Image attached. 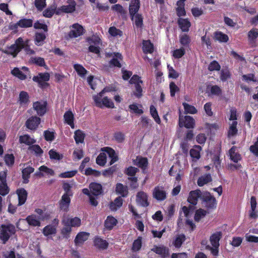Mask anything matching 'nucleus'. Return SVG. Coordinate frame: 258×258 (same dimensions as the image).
<instances>
[{
  "label": "nucleus",
  "mask_w": 258,
  "mask_h": 258,
  "mask_svg": "<svg viewBox=\"0 0 258 258\" xmlns=\"http://www.w3.org/2000/svg\"><path fill=\"white\" fill-rule=\"evenodd\" d=\"M102 152L98 155L96 159V163L101 166H103L106 162V158L108 156L110 159V164H113L117 160V156L114 151L109 147H105L102 149Z\"/></svg>",
  "instance_id": "obj_1"
},
{
  "label": "nucleus",
  "mask_w": 258,
  "mask_h": 258,
  "mask_svg": "<svg viewBox=\"0 0 258 258\" xmlns=\"http://www.w3.org/2000/svg\"><path fill=\"white\" fill-rule=\"evenodd\" d=\"M93 99L95 105L98 107H104L108 108H114V104L112 100L107 96H103V95L96 94L93 96Z\"/></svg>",
  "instance_id": "obj_2"
},
{
  "label": "nucleus",
  "mask_w": 258,
  "mask_h": 258,
  "mask_svg": "<svg viewBox=\"0 0 258 258\" xmlns=\"http://www.w3.org/2000/svg\"><path fill=\"white\" fill-rule=\"evenodd\" d=\"M24 39L22 37H19L16 40L15 44L12 45L6 50H3V51L15 57L22 49V47L24 46Z\"/></svg>",
  "instance_id": "obj_3"
},
{
  "label": "nucleus",
  "mask_w": 258,
  "mask_h": 258,
  "mask_svg": "<svg viewBox=\"0 0 258 258\" xmlns=\"http://www.w3.org/2000/svg\"><path fill=\"white\" fill-rule=\"evenodd\" d=\"M15 227L12 225H3L0 230V239L5 243L10 236L15 232Z\"/></svg>",
  "instance_id": "obj_4"
},
{
  "label": "nucleus",
  "mask_w": 258,
  "mask_h": 258,
  "mask_svg": "<svg viewBox=\"0 0 258 258\" xmlns=\"http://www.w3.org/2000/svg\"><path fill=\"white\" fill-rule=\"evenodd\" d=\"M87 41L90 45L89 50L90 52L99 54L100 52V45L101 40L98 36L93 35L87 38Z\"/></svg>",
  "instance_id": "obj_5"
},
{
  "label": "nucleus",
  "mask_w": 258,
  "mask_h": 258,
  "mask_svg": "<svg viewBox=\"0 0 258 258\" xmlns=\"http://www.w3.org/2000/svg\"><path fill=\"white\" fill-rule=\"evenodd\" d=\"M3 169V165L0 163V195L5 196L8 194L9 189L6 180V171Z\"/></svg>",
  "instance_id": "obj_6"
},
{
  "label": "nucleus",
  "mask_w": 258,
  "mask_h": 258,
  "mask_svg": "<svg viewBox=\"0 0 258 258\" xmlns=\"http://www.w3.org/2000/svg\"><path fill=\"white\" fill-rule=\"evenodd\" d=\"M194 119L189 116H185L183 117L179 110V126L180 127L185 126L187 128H193L195 126Z\"/></svg>",
  "instance_id": "obj_7"
},
{
  "label": "nucleus",
  "mask_w": 258,
  "mask_h": 258,
  "mask_svg": "<svg viewBox=\"0 0 258 258\" xmlns=\"http://www.w3.org/2000/svg\"><path fill=\"white\" fill-rule=\"evenodd\" d=\"M70 31L69 33L70 38H77L82 35L85 32L83 26L78 23H76L70 26Z\"/></svg>",
  "instance_id": "obj_8"
},
{
  "label": "nucleus",
  "mask_w": 258,
  "mask_h": 258,
  "mask_svg": "<svg viewBox=\"0 0 258 258\" xmlns=\"http://www.w3.org/2000/svg\"><path fill=\"white\" fill-rule=\"evenodd\" d=\"M76 2L74 0H68L67 4L58 8L56 11V14H60L62 12L72 13L75 10Z\"/></svg>",
  "instance_id": "obj_9"
},
{
  "label": "nucleus",
  "mask_w": 258,
  "mask_h": 258,
  "mask_svg": "<svg viewBox=\"0 0 258 258\" xmlns=\"http://www.w3.org/2000/svg\"><path fill=\"white\" fill-rule=\"evenodd\" d=\"M62 222L64 226L70 227H78L81 225V220L78 217L69 218L67 216H64Z\"/></svg>",
  "instance_id": "obj_10"
},
{
  "label": "nucleus",
  "mask_w": 258,
  "mask_h": 258,
  "mask_svg": "<svg viewBox=\"0 0 258 258\" xmlns=\"http://www.w3.org/2000/svg\"><path fill=\"white\" fill-rule=\"evenodd\" d=\"M33 108L38 115L42 116L46 112V102L42 100L34 102Z\"/></svg>",
  "instance_id": "obj_11"
},
{
  "label": "nucleus",
  "mask_w": 258,
  "mask_h": 258,
  "mask_svg": "<svg viewBox=\"0 0 258 258\" xmlns=\"http://www.w3.org/2000/svg\"><path fill=\"white\" fill-rule=\"evenodd\" d=\"M202 199L204 205L208 208H213L216 207L217 204L216 199L209 192L205 193L202 196Z\"/></svg>",
  "instance_id": "obj_12"
},
{
  "label": "nucleus",
  "mask_w": 258,
  "mask_h": 258,
  "mask_svg": "<svg viewBox=\"0 0 258 258\" xmlns=\"http://www.w3.org/2000/svg\"><path fill=\"white\" fill-rule=\"evenodd\" d=\"M11 73L13 75L21 80H25L29 74L28 69L25 67L21 69L15 68L12 71Z\"/></svg>",
  "instance_id": "obj_13"
},
{
  "label": "nucleus",
  "mask_w": 258,
  "mask_h": 258,
  "mask_svg": "<svg viewBox=\"0 0 258 258\" xmlns=\"http://www.w3.org/2000/svg\"><path fill=\"white\" fill-rule=\"evenodd\" d=\"M153 196L158 201H163L166 198V193L163 187L158 186L154 188Z\"/></svg>",
  "instance_id": "obj_14"
},
{
  "label": "nucleus",
  "mask_w": 258,
  "mask_h": 258,
  "mask_svg": "<svg viewBox=\"0 0 258 258\" xmlns=\"http://www.w3.org/2000/svg\"><path fill=\"white\" fill-rule=\"evenodd\" d=\"M40 122V118L37 116L30 117L26 122V125L30 130L36 129Z\"/></svg>",
  "instance_id": "obj_15"
},
{
  "label": "nucleus",
  "mask_w": 258,
  "mask_h": 258,
  "mask_svg": "<svg viewBox=\"0 0 258 258\" xmlns=\"http://www.w3.org/2000/svg\"><path fill=\"white\" fill-rule=\"evenodd\" d=\"M136 201L138 204L143 207H147L149 205L147 195L143 191H140L138 193Z\"/></svg>",
  "instance_id": "obj_16"
},
{
  "label": "nucleus",
  "mask_w": 258,
  "mask_h": 258,
  "mask_svg": "<svg viewBox=\"0 0 258 258\" xmlns=\"http://www.w3.org/2000/svg\"><path fill=\"white\" fill-rule=\"evenodd\" d=\"M151 250L162 257H165L169 254L168 249L163 245H155Z\"/></svg>",
  "instance_id": "obj_17"
},
{
  "label": "nucleus",
  "mask_w": 258,
  "mask_h": 258,
  "mask_svg": "<svg viewBox=\"0 0 258 258\" xmlns=\"http://www.w3.org/2000/svg\"><path fill=\"white\" fill-rule=\"evenodd\" d=\"M71 202L70 196L68 194H64L59 202L60 208L64 211H68Z\"/></svg>",
  "instance_id": "obj_18"
},
{
  "label": "nucleus",
  "mask_w": 258,
  "mask_h": 258,
  "mask_svg": "<svg viewBox=\"0 0 258 258\" xmlns=\"http://www.w3.org/2000/svg\"><path fill=\"white\" fill-rule=\"evenodd\" d=\"M138 170H139L138 168L132 166L128 167L126 170V174L128 175L131 176L130 178H129V179L133 182L132 186L134 188L137 187V184H136L137 179L136 177H134V175L138 171Z\"/></svg>",
  "instance_id": "obj_19"
},
{
  "label": "nucleus",
  "mask_w": 258,
  "mask_h": 258,
  "mask_svg": "<svg viewBox=\"0 0 258 258\" xmlns=\"http://www.w3.org/2000/svg\"><path fill=\"white\" fill-rule=\"evenodd\" d=\"M201 196L200 190L197 189L191 191L189 192L187 201L192 205H196L199 198Z\"/></svg>",
  "instance_id": "obj_20"
},
{
  "label": "nucleus",
  "mask_w": 258,
  "mask_h": 258,
  "mask_svg": "<svg viewBox=\"0 0 258 258\" xmlns=\"http://www.w3.org/2000/svg\"><path fill=\"white\" fill-rule=\"evenodd\" d=\"M90 235V233L86 232H79L76 236L75 239V243L76 245H79L82 244L85 241H86Z\"/></svg>",
  "instance_id": "obj_21"
},
{
  "label": "nucleus",
  "mask_w": 258,
  "mask_h": 258,
  "mask_svg": "<svg viewBox=\"0 0 258 258\" xmlns=\"http://www.w3.org/2000/svg\"><path fill=\"white\" fill-rule=\"evenodd\" d=\"M49 75L48 73H45L40 74L36 77H34L33 80L37 82L41 86H44L46 84V82L49 79Z\"/></svg>",
  "instance_id": "obj_22"
},
{
  "label": "nucleus",
  "mask_w": 258,
  "mask_h": 258,
  "mask_svg": "<svg viewBox=\"0 0 258 258\" xmlns=\"http://www.w3.org/2000/svg\"><path fill=\"white\" fill-rule=\"evenodd\" d=\"M242 80L250 85L258 84V79L252 74L242 75Z\"/></svg>",
  "instance_id": "obj_23"
},
{
  "label": "nucleus",
  "mask_w": 258,
  "mask_h": 258,
  "mask_svg": "<svg viewBox=\"0 0 258 258\" xmlns=\"http://www.w3.org/2000/svg\"><path fill=\"white\" fill-rule=\"evenodd\" d=\"M222 233L220 231H217L213 233L210 238V241L213 247L219 246V240L222 237Z\"/></svg>",
  "instance_id": "obj_24"
},
{
  "label": "nucleus",
  "mask_w": 258,
  "mask_h": 258,
  "mask_svg": "<svg viewBox=\"0 0 258 258\" xmlns=\"http://www.w3.org/2000/svg\"><path fill=\"white\" fill-rule=\"evenodd\" d=\"M39 171L36 172L35 174L38 176H43L44 175L52 176L54 175V171L52 169L48 168L45 166H41L39 168Z\"/></svg>",
  "instance_id": "obj_25"
},
{
  "label": "nucleus",
  "mask_w": 258,
  "mask_h": 258,
  "mask_svg": "<svg viewBox=\"0 0 258 258\" xmlns=\"http://www.w3.org/2000/svg\"><path fill=\"white\" fill-rule=\"evenodd\" d=\"M112 57V59L110 61V64L119 68L121 67L120 62L122 60V55L120 53L116 52L113 53L110 55Z\"/></svg>",
  "instance_id": "obj_26"
},
{
  "label": "nucleus",
  "mask_w": 258,
  "mask_h": 258,
  "mask_svg": "<svg viewBox=\"0 0 258 258\" xmlns=\"http://www.w3.org/2000/svg\"><path fill=\"white\" fill-rule=\"evenodd\" d=\"M17 194L19 200L18 205L21 206L26 202L27 197V192L24 188H20L17 190Z\"/></svg>",
  "instance_id": "obj_27"
},
{
  "label": "nucleus",
  "mask_w": 258,
  "mask_h": 258,
  "mask_svg": "<svg viewBox=\"0 0 258 258\" xmlns=\"http://www.w3.org/2000/svg\"><path fill=\"white\" fill-rule=\"evenodd\" d=\"M34 169L29 166L27 165L22 170V177L23 179V182L27 183L29 181V178L31 173L33 172Z\"/></svg>",
  "instance_id": "obj_28"
},
{
  "label": "nucleus",
  "mask_w": 258,
  "mask_h": 258,
  "mask_svg": "<svg viewBox=\"0 0 258 258\" xmlns=\"http://www.w3.org/2000/svg\"><path fill=\"white\" fill-rule=\"evenodd\" d=\"M26 220L29 225L33 226H39L40 225L41 220L35 215L28 216Z\"/></svg>",
  "instance_id": "obj_29"
},
{
  "label": "nucleus",
  "mask_w": 258,
  "mask_h": 258,
  "mask_svg": "<svg viewBox=\"0 0 258 258\" xmlns=\"http://www.w3.org/2000/svg\"><path fill=\"white\" fill-rule=\"evenodd\" d=\"M63 118L65 122L70 125L72 128H74L75 125L74 123V115L73 112L71 111H67L63 115Z\"/></svg>",
  "instance_id": "obj_30"
},
{
  "label": "nucleus",
  "mask_w": 258,
  "mask_h": 258,
  "mask_svg": "<svg viewBox=\"0 0 258 258\" xmlns=\"http://www.w3.org/2000/svg\"><path fill=\"white\" fill-rule=\"evenodd\" d=\"M229 156L232 161L234 162H237L241 159V156L237 151L235 147H233L230 149L229 152Z\"/></svg>",
  "instance_id": "obj_31"
},
{
  "label": "nucleus",
  "mask_w": 258,
  "mask_h": 258,
  "mask_svg": "<svg viewBox=\"0 0 258 258\" xmlns=\"http://www.w3.org/2000/svg\"><path fill=\"white\" fill-rule=\"evenodd\" d=\"M18 102L21 106H26L29 102V95L25 91L20 93Z\"/></svg>",
  "instance_id": "obj_32"
},
{
  "label": "nucleus",
  "mask_w": 258,
  "mask_h": 258,
  "mask_svg": "<svg viewBox=\"0 0 258 258\" xmlns=\"http://www.w3.org/2000/svg\"><path fill=\"white\" fill-rule=\"evenodd\" d=\"M33 25L32 20L31 19H23L19 21L15 25V28H17L18 27L21 28H27L31 27Z\"/></svg>",
  "instance_id": "obj_33"
},
{
  "label": "nucleus",
  "mask_w": 258,
  "mask_h": 258,
  "mask_svg": "<svg viewBox=\"0 0 258 258\" xmlns=\"http://www.w3.org/2000/svg\"><path fill=\"white\" fill-rule=\"evenodd\" d=\"M179 26L183 31L187 32L191 24L187 19L180 18L178 21Z\"/></svg>",
  "instance_id": "obj_34"
},
{
  "label": "nucleus",
  "mask_w": 258,
  "mask_h": 258,
  "mask_svg": "<svg viewBox=\"0 0 258 258\" xmlns=\"http://www.w3.org/2000/svg\"><path fill=\"white\" fill-rule=\"evenodd\" d=\"M90 190L92 195L98 196L101 194L102 186L100 184L92 183L90 185Z\"/></svg>",
  "instance_id": "obj_35"
},
{
  "label": "nucleus",
  "mask_w": 258,
  "mask_h": 258,
  "mask_svg": "<svg viewBox=\"0 0 258 258\" xmlns=\"http://www.w3.org/2000/svg\"><path fill=\"white\" fill-rule=\"evenodd\" d=\"M222 91L219 87L217 85H209L208 87V94L209 96H219L221 94Z\"/></svg>",
  "instance_id": "obj_36"
},
{
  "label": "nucleus",
  "mask_w": 258,
  "mask_h": 258,
  "mask_svg": "<svg viewBox=\"0 0 258 258\" xmlns=\"http://www.w3.org/2000/svg\"><path fill=\"white\" fill-rule=\"evenodd\" d=\"M140 8V2L139 0H134L132 1L130 6V14L131 15H134L137 14Z\"/></svg>",
  "instance_id": "obj_37"
},
{
  "label": "nucleus",
  "mask_w": 258,
  "mask_h": 258,
  "mask_svg": "<svg viewBox=\"0 0 258 258\" xmlns=\"http://www.w3.org/2000/svg\"><path fill=\"white\" fill-rule=\"evenodd\" d=\"M214 39L221 43L227 42L229 40L228 36L220 31L216 32L214 34Z\"/></svg>",
  "instance_id": "obj_38"
},
{
  "label": "nucleus",
  "mask_w": 258,
  "mask_h": 258,
  "mask_svg": "<svg viewBox=\"0 0 258 258\" xmlns=\"http://www.w3.org/2000/svg\"><path fill=\"white\" fill-rule=\"evenodd\" d=\"M94 242L95 246L101 249H106L108 245L106 240L98 237L95 238Z\"/></svg>",
  "instance_id": "obj_39"
},
{
  "label": "nucleus",
  "mask_w": 258,
  "mask_h": 258,
  "mask_svg": "<svg viewBox=\"0 0 258 258\" xmlns=\"http://www.w3.org/2000/svg\"><path fill=\"white\" fill-rule=\"evenodd\" d=\"M143 50L145 53H152L154 51L153 44L149 40L143 41Z\"/></svg>",
  "instance_id": "obj_40"
},
{
  "label": "nucleus",
  "mask_w": 258,
  "mask_h": 258,
  "mask_svg": "<svg viewBox=\"0 0 258 258\" xmlns=\"http://www.w3.org/2000/svg\"><path fill=\"white\" fill-rule=\"evenodd\" d=\"M202 148L200 146H195L190 151V155L191 157L192 158L195 159L196 160H198L201 157L200 152Z\"/></svg>",
  "instance_id": "obj_41"
},
{
  "label": "nucleus",
  "mask_w": 258,
  "mask_h": 258,
  "mask_svg": "<svg viewBox=\"0 0 258 258\" xmlns=\"http://www.w3.org/2000/svg\"><path fill=\"white\" fill-rule=\"evenodd\" d=\"M19 142L20 143H23L28 146H31V145L34 144L36 141L34 139L31 138L29 136L25 135L20 137Z\"/></svg>",
  "instance_id": "obj_42"
},
{
  "label": "nucleus",
  "mask_w": 258,
  "mask_h": 258,
  "mask_svg": "<svg viewBox=\"0 0 258 258\" xmlns=\"http://www.w3.org/2000/svg\"><path fill=\"white\" fill-rule=\"evenodd\" d=\"M117 220L112 216H108L105 221V227L106 229L110 230L117 223Z\"/></svg>",
  "instance_id": "obj_43"
},
{
  "label": "nucleus",
  "mask_w": 258,
  "mask_h": 258,
  "mask_svg": "<svg viewBox=\"0 0 258 258\" xmlns=\"http://www.w3.org/2000/svg\"><path fill=\"white\" fill-rule=\"evenodd\" d=\"M133 163L135 165L144 168L147 165V160L145 158L142 157H137L136 159H133Z\"/></svg>",
  "instance_id": "obj_44"
},
{
  "label": "nucleus",
  "mask_w": 258,
  "mask_h": 258,
  "mask_svg": "<svg viewBox=\"0 0 258 258\" xmlns=\"http://www.w3.org/2000/svg\"><path fill=\"white\" fill-rule=\"evenodd\" d=\"M134 24L137 28H141L143 25V18L140 14L131 15Z\"/></svg>",
  "instance_id": "obj_45"
},
{
  "label": "nucleus",
  "mask_w": 258,
  "mask_h": 258,
  "mask_svg": "<svg viewBox=\"0 0 258 258\" xmlns=\"http://www.w3.org/2000/svg\"><path fill=\"white\" fill-rule=\"evenodd\" d=\"M122 205V199L121 197L116 198L114 202L110 204V209L112 211H116L121 207Z\"/></svg>",
  "instance_id": "obj_46"
},
{
  "label": "nucleus",
  "mask_w": 258,
  "mask_h": 258,
  "mask_svg": "<svg viewBox=\"0 0 258 258\" xmlns=\"http://www.w3.org/2000/svg\"><path fill=\"white\" fill-rule=\"evenodd\" d=\"M74 69L77 72L78 75L82 78H84L87 73V71L81 64H74Z\"/></svg>",
  "instance_id": "obj_47"
},
{
  "label": "nucleus",
  "mask_w": 258,
  "mask_h": 258,
  "mask_svg": "<svg viewBox=\"0 0 258 258\" xmlns=\"http://www.w3.org/2000/svg\"><path fill=\"white\" fill-rule=\"evenodd\" d=\"M237 124V121H232V123H229V130L228 131V136L229 138L235 136L237 133V129L236 126Z\"/></svg>",
  "instance_id": "obj_48"
},
{
  "label": "nucleus",
  "mask_w": 258,
  "mask_h": 258,
  "mask_svg": "<svg viewBox=\"0 0 258 258\" xmlns=\"http://www.w3.org/2000/svg\"><path fill=\"white\" fill-rule=\"evenodd\" d=\"M116 192L122 197H125L128 193L127 187L121 183H118L116 186Z\"/></svg>",
  "instance_id": "obj_49"
},
{
  "label": "nucleus",
  "mask_w": 258,
  "mask_h": 258,
  "mask_svg": "<svg viewBox=\"0 0 258 258\" xmlns=\"http://www.w3.org/2000/svg\"><path fill=\"white\" fill-rule=\"evenodd\" d=\"M212 180L210 174H206L200 177L198 180V184L200 186H202L205 184L210 182Z\"/></svg>",
  "instance_id": "obj_50"
},
{
  "label": "nucleus",
  "mask_w": 258,
  "mask_h": 258,
  "mask_svg": "<svg viewBox=\"0 0 258 258\" xmlns=\"http://www.w3.org/2000/svg\"><path fill=\"white\" fill-rule=\"evenodd\" d=\"M85 138V134L80 130L75 132L74 139L77 144L83 143Z\"/></svg>",
  "instance_id": "obj_51"
},
{
  "label": "nucleus",
  "mask_w": 258,
  "mask_h": 258,
  "mask_svg": "<svg viewBox=\"0 0 258 258\" xmlns=\"http://www.w3.org/2000/svg\"><path fill=\"white\" fill-rule=\"evenodd\" d=\"M176 12L178 16H184L185 14V11L184 8V3L183 1H177Z\"/></svg>",
  "instance_id": "obj_52"
},
{
  "label": "nucleus",
  "mask_w": 258,
  "mask_h": 258,
  "mask_svg": "<svg viewBox=\"0 0 258 258\" xmlns=\"http://www.w3.org/2000/svg\"><path fill=\"white\" fill-rule=\"evenodd\" d=\"M142 245V238L139 237L137 239L135 240L133 243L132 250L134 251H139Z\"/></svg>",
  "instance_id": "obj_53"
},
{
  "label": "nucleus",
  "mask_w": 258,
  "mask_h": 258,
  "mask_svg": "<svg viewBox=\"0 0 258 258\" xmlns=\"http://www.w3.org/2000/svg\"><path fill=\"white\" fill-rule=\"evenodd\" d=\"M179 42L182 46H187L190 43V37L186 34H182L179 36Z\"/></svg>",
  "instance_id": "obj_54"
},
{
  "label": "nucleus",
  "mask_w": 258,
  "mask_h": 258,
  "mask_svg": "<svg viewBox=\"0 0 258 258\" xmlns=\"http://www.w3.org/2000/svg\"><path fill=\"white\" fill-rule=\"evenodd\" d=\"M182 105L183 106L184 112L186 114H195L197 112V110L192 105H189L185 102H183Z\"/></svg>",
  "instance_id": "obj_55"
},
{
  "label": "nucleus",
  "mask_w": 258,
  "mask_h": 258,
  "mask_svg": "<svg viewBox=\"0 0 258 258\" xmlns=\"http://www.w3.org/2000/svg\"><path fill=\"white\" fill-rule=\"evenodd\" d=\"M56 11L57 9L55 6H51L43 12V15L45 17L50 18L54 13H56Z\"/></svg>",
  "instance_id": "obj_56"
},
{
  "label": "nucleus",
  "mask_w": 258,
  "mask_h": 258,
  "mask_svg": "<svg viewBox=\"0 0 258 258\" xmlns=\"http://www.w3.org/2000/svg\"><path fill=\"white\" fill-rule=\"evenodd\" d=\"M185 53V49L183 47H180L173 51L172 56L174 58L178 59L183 56Z\"/></svg>",
  "instance_id": "obj_57"
},
{
  "label": "nucleus",
  "mask_w": 258,
  "mask_h": 258,
  "mask_svg": "<svg viewBox=\"0 0 258 258\" xmlns=\"http://www.w3.org/2000/svg\"><path fill=\"white\" fill-rule=\"evenodd\" d=\"M150 113L152 117L154 118V120L158 124H160L161 123L160 118L158 115L157 111L156 108L153 106L151 105L150 108Z\"/></svg>",
  "instance_id": "obj_58"
},
{
  "label": "nucleus",
  "mask_w": 258,
  "mask_h": 258,
  "mask_svg": "<svg viewBox=\"0 0 258 258\" xmlns=\"http://www.w3.org/2000/svg\"><path fill=\"white\" fill-rule=\"evenodd\" d=\"M49 157L51 160H59L62 158L63 155L59 154L54 149H51L48 152Z\"/></svg>",
  "instance_id": "obj_59"
},
{
  "label": "nucleus",
  "mask_w": 258,
  "mask_h": 258,
  "mask_svg": "<svg viewBox=\"0 0 258 258\" xmlns=\"http://www.w3.org/2000/svg\"><path fill=\"white\" fill-rule=\"evenodd\" d=\"M109 34L114 37H120L122 35V32L120 30L115 27H111L108 30Z\"/></svg>",
  "instance_id": "obj_60"
},
{
  "label": "nucleus",
  "mask_w": 258,
  "mask_h": 258,
  "mask_svg": "<svg viewBox=\"0 0 258 258\" xmlns=\"http://www.w3.org/2000/svg\"><path fill=\"white\" fill-rule=\"evenodd\" d=\"M258 37V30L256 29H252L248 33V40L251 42H254L255 40Z\"/></svg>",
  "instance_id": "obj_61"
},
{
  "label": "nucleus",
  "mask_w": 258,
  "mask_h": 258,
  "mask_svg": "<svg viewBox=\"0 0 258 258\" xmlns=\"http://www.w3.org/2000/svg\"><path fill=\"white\" fill-rule=\"evenodd\" d=\"M185 240V236L183 234L178 235L175 240H174L173 244L176 247H179L181 246L182 243Z\"/></svg>",
  "instance_id": "obj_62"
},
{
  "label": "nucleus",
  "mask_w": 258,
  "mask_h": 258,
  "mask_svg": "<svg viewBox=\"0 0 258 258\" xmlns=\"http://www.w3.org/2000/svg\"><path fill=\"white\" fill-rule=\"evenodd\" d=\"M129 108L131 111L137 114H140L143 112L142 106L138 104L134 103L131 104L130 105Z\"/></svg>",
  "instance_id": "obj_63"
},
{
  "label": "nucleus",
  "mask_w": 258,
  "mask_h": 258,
  "mask_svg": "<svg viewBox=\"0 0 258 258\" xmlns=\"http://www.w3.org/2000/svg\"><path fill=\"white\" fill-rule=\"evenodd\" d=\"M56 229L55 228L51 225H48L45 226L43 230V233L45 236H48L55 233Z\"/></svg>",
  "instance_id": "obj_64"
}]
</instances>
